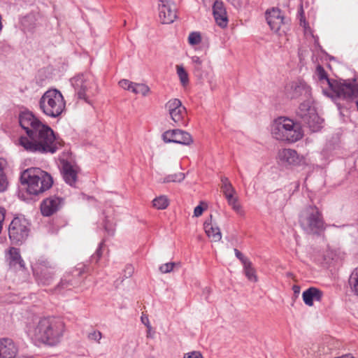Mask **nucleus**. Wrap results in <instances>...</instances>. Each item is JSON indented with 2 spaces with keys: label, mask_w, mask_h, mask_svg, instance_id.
Wrapping results in <instances>:
<instances>
[{
  "label": "nucleus",
  "mask_w": 358,
  "mask_h": 358,
  "mask_svg": "<svg viewBox=\"0 0 358 358\" xmlns=\"http://www.w3.org/2000/svg\"><path fill=\"white\" fill-rule=\"evenodd\" d=\"M59 145L53 130L32 111L24 108V150L54 154Z\"/></svg>",
  "instance_id": "1"
},
{
  "label": "nucleus",
  "mask_w": 358,
  "mask_h": 358,
  "mask_svg": "<svg viewBox=\"0 0 358 358\" xmlns=\"http://www.w3.org/2000/svg\"><path fill=\"white\" fill-rule=\"evenodd\" d=\"M183 358H203L202 355L198 351H193L185 354Z\"/></svg>",
  "instance_id": "39"
},
{
  "label": "nucleus",
  "mask_w": 358,
  "mask_h": 358,
  "mask_svg": "<svg viewBox=\"0 0 358 358\" xmlns=\"http://www.w3.org/2000/svg\"><path fill=\"white\" fill-rule=\"evenodd\" d=\"M159 15L162 23L173 22L177 17L175 5L170 1L159 0Z\"/></svg>",
  "instance_id": "13"
},
{
  "label": "nucleus",
  "mask_w": 358,
  "mask_h": 358,
  "mask_svg": "<svg viewBox=\"0 0 358 358\" xmlns=\"http://www.w3.org/2000/svg\"><path fill=\"white\" fill-rule=\"evenodd\" d=\"M302 297L307 306H312L314 301H320L322 299V292L315 287H310L303 292Z\"/></svg>",
  "instance_id": "22"
},
{
  "label": "nucleus",
  "mask_w": 358,
  "mask_h": 358,
  "mask_svg": "<svg viewBox=\"0 0 358 358\" xmlns=\"http://www.w3.org/2000/svg\"><path fill=\"white\" fill-rule=\"evenodd\" d=\"M132 92L135 94H141L143 96H146L150 94V89L145 84L134 83Z\"/></svg>",
  "instance_id": "29"
},
{
  "label": "nucleus",
  "mask_w": 358,
  "mask_h": 358,
  "mask_svg": "<svg viewBox=\"0 0 358 358\" xmlns=\"http://www.w3.org/2000/svg\"><path fill=\"white\" fill-rule=\"evenodd\" d=\"M16 145L22 146V135H20L17 141L13 140Z\"/></svg>",
  "instance_id": "49"
},
{
  "label": "nucleus",
  "mask_w": 358,
  "mask_h": 358,
  "mask_svg": "<svg viewBox=\"0 0 358 358\" xmlns=\"http://www.w3.org/2000/svg\"><path fill=\"white\" fill-rule=\"evenodd\" d=\"M192 62L196 65V68L199 69L201 68L202 61L198 56H193L192 57Z\"/></svg>",
  "instance_id": "43"
},
{
  "label": "nucleus",
  "mask_w": 358,
  "mask_h": 358,
  "mask_svg": "<svg viewBox=\"0 0 358 358\" xmlns=\"http://www.w3.org/2000/svg\"><path fill=\"white\" fill-rule=\"evenodd\" d=\"M53 184L52 176L38 168L24 170V185L29 195L36 196L48 190Z\"/></svg>",
  "instance_id": "4"
},
{
  "label": "nucleus",
  "mask_w": 358,
  "mask_h": 358,
  "mask_svg": "<svg viewBox=\"0 0 358 358\" xmlns=\"http://www.w3.org/2000/svg\"><path fill=\"white\" fill-rule=\"evenodd\" d=\"M153 206L158 210L166 209L169 205V200L166 196L162 195L152 201Z\"/></svg>",
  "instance_id": "28"
},
{
  "label": "nucleus",
  "mask_w": 358,
  "mask_h": 358,
  "mask_svg": "<svg viewBox=\"0 0 358 358\" xmlns=\"http://www.w3.org/2000/svg\"><path fill=\"white\" fill-rule=\"evenodd\" d=\"M38 108L45 116L57 118L64 112L66 101L59 90L50 89L40 98Z\"/></svg>",
  "instance_id": "5"
},
{
  "label": "nucleus",
  "mask_w": 358,
  "mask_h": 358,
  "mask_svg": "<svg viewBox=\"0 0 358 358\" xmlns=\"http://www.w3.org/2000/svg\"><path fill=\"white\" fill-rule=\"evenodd\" d=\"M133 271H134V268L131 266H127L126 267V270H125V272L127 273L128 274V276H131L133 273Z\"/></svg>",
  "instance_id": "47"
},
{
  "label": "nucleus",
  "mask_w": 358,
  "mask_h": 358,
  "mask_svg": "<svg viewBox=\"0 0 358 358\" xmlns=\"http://www.w3.org/2000/svg\"><path fill=\"white\" fill-rule=\"evenodd\" d=\"M174 266L175 263L173 262L166 263L160 266L159 271L162 273H167L173 271Z\"/></svg>",
  "instance_id": "37"
},
{
  "label": "nucleus",
  "mask_w": 358,
  "mask_h": 358,
  "mask_svg": "<svg viewBox=\"0 0 358 358\" xmlns=\"http://www.w3.org/2000/svg\"><path fill=\"white\" fill-rule=\"evenodd\" d=\"M162 138L166 143H175L182 145H189L193 142L192 136L180 129H173L165 131Z\"/></svg>",
  "instance_id": "12"
},
{
  "label": "nucleus",
  "mask_w": 358,
  "mask_h": 358,
  "mask_svg": "<svg viewBox=\"0 0 358 358\" xmlns=\"http://www.w3.org/2000/svg\"><path fill=\"white\" fill-rule=\"evenodd\" d=\"M288 96L291 99H296L303 96L308 98L310 96V89L304 82L296 81L293 82L287 89Z\"/></svg>",
  "instance_id": "19"
},
{
  "label": "nucleus",
  "mask_w": 358,
  "mask_h": 358,
  "mask_svg": "<svg viewBox=\"0 0 358 358\" xmlns=\"http://www.w3.org/2000/svg\"><path fill=\"white\" fill-rule=\"evenodd\" d=\"M234 252L236 255V257L241 260L243 265L245 264V263L250 262L247 258H245L243 255L237 249H234Z\"/></svg>",
  "instance_id": "40"
},
{
  "label": "nucleus",
  "mask_w": 358,
  "mask_h": 358,
  "mask_svg": "<svg viewBox=\"0 0 358 358\" xmlns=\"http://www.w3.org/2000/svg\"><path fill=\"white\" fill-rule=\"evenodd\" d=\"M188 41L190 45H198L201 41V36L199 32H192L188 37Z\"/></svg>",
  "instance_id": "35"
},
{
  "label": "nucleus",
  "mask_w": 358,
  "mask_h": 358,
  "mask_svg": "<svg viewBox=\"0 0 358 358\" xmlns=\"http://www.w3.org/2000/svg\"><path fill=\"white\" fill-rule=\"evenodd\" d=\"M5 257L10 269L17 271L22 268V259L19 248L10 247L6 252Z\"/></svg>",
  "instance_id": "18"
},
{
  "label": "nucleus",
  "mask_w": 358,
  "mask_h": 358,
  "mask_svg": "<svg viewBox=\"0 0 358 358\" xmlns=\"http://www.w3.org/2000/svg\"><path fill=\"white\" fill-rule=\"evenodd\" d=\"M32 270L39 283L49 285L54 275V267L43 257L39 258L32 264Z\"/></svg>",
  "instance_id": "9"
},
{
  "label": "nucleus",
  "mask_w": 358,
  "mask_h": 358,
  "mask_svg": "<svg viewBox=\"0 0 358 358\" xmlns=\"http://www.w3.org/2000/svg\"><path fill=\"white\" fill-rule=\"evenodd\" d=\"M18 197H19L21 200H22V195H20V192H19V194H18Z\"/></svg>",
  "instance_id": "54"
},
{
  "label": "nucleus",
  "mask_w": 358,
  "mask_h": 358,
  "mask_svg": "<svg viewBox=\"0 0 358 358\" xmlns=\"http://www.w3.org/2000/svg\"><path fill=\"white\" fill-rule=\"evenodd\" d=\"M96 253L98 257H101V248H100L96 250Z\"/></svg>",
  "instance_id": "53"
},
{
  "label": "nucleus",
  "mask_w": 358,
  "mask_h": 358,
  "mask_svg": "<svg viewBox=\"0 0 358 358\" xmlns=\"http://www.w3.org/2000/svg\"><path fill=\"white\" fill-rule=\"evenodd\" d=\"M7 166V162L3 158H0V192H4L8 185L5 169Z\"/></svg>",
  "instance_id": "26"
},
{
  "label": "nucleus",
  "mask_w": 358,
  "mask_h": 358,
  "mask_svg": "<svg viewBox=\"0 0 358 358\" xmlns=\"http://www.w3.org/2000/svg\"><path fill=\"white\" fill-rule=\"evenodd\" d=\"M349 284L352 290L358 296V267L351 273L349 278Z\"/></svg>",
  "instance_id": "31"
},
{
  "label": "nucleus",
  "mask_w": 358,
  "mask_h": 358,
  "mask_svg": "<svg viewBox=\"0 0 358 358\" xmlns=\"http://www.w3.org/2000/svg\"><path fill=\"white\" fill-rule=\"evenodd\" d=\"M8 236L13 245H20L22 241V223L19 217H15L8 227Z\"/></svg>",
  "instance_id": "16"
},
{
  "label": "nucleus",
  "mask_w": 358,
  "mask_h": 358,
  "mask_svg": "<svg viewBox=\"0 0 358 358\" xmlns=\"http://www.w3.org/2000/svg\"><path fill=\"white\" fill-rule=\"evenodd\" d=\"M119 85L124 90H128V91H130L132 92V89L134 87V83H133L129 80L123 79L119 82Z\"/></svg>",
  "instance_id": "36"
},
{
  "label": "nucleus",
  "mask_w": 358,
  "mask_h": 358,
  "mask_svg": "<svg viewBox=\"0 0 358 358\" xmlns=\"http://www.w3.org/2000/svg\"><path fill=\"white\" fill-rule=\"evenodd\" d=\"M236 194H228L224 195L228 204L232 208V209L241 216L245 215V212L242 208L241 205L238 203V197L235 196Z\"/></svg>",
  "instance_id": "25"
},
{
  "label": "nucleus",
  "mask_w": 358,
  "mask_h": 358,
  "mask_svg": "<svg viewBox=\"0 0 358 358\" xmlns=\"http://www.w3.org/2000/svg\"><path fill=\"white\" fill-rule=\"evenodd\" d=\"M71 83L78 97L89 103L87 98L94 86L93 78L89 74L78 75L72 78Z\"/></svg>",
  "instance_id": "11"
},
{
  "label": "nucleus",
  "mask_w": 358,
  "mask_h": 358,
  "mask_svg": "<svg viewBox=\"0 0 358 358\" xmlns=\"http://www.w3.org/2000/svg\"><path fill=\"white\" fill-rule=\"evenodd\" d=\"M77 284V282L71 277L70 273H66L61 279V281L56 287V289L61 292L65 289H70L71 287H74Z\"/></svg>",
  "instance_id": "27"
},
{
  "label": "nucleus",
  "mask_w": 358,
  "mask_h": 358,
  "mask_svg": "<svg viewBox=\"0 0 358 358\" xmlns=\"http://www.w3.org/2000/svg\"><path fill=\"white\" fill-rule=\"evenodd\" d=\"M18 119H19V124L22 128V111H20L18 114Z\"/></svg>",
  "instance_id": "50"
},
{
  "label": "nucleus",
  "mask_w": 358,
  "mask_h": 358,
  "mask_svg": "<svg viewBox=\"0 0 358 358\" xmlns=\"http://www.w3.org/2000/svg\"><path fill=\"white\" fill-rule=\"evenodd\" d=\"M317 73L320 80L327 83L337 97L343 99H352L358 97V85L355 83V80L353 82L344 80L343 83L331 80L327 78L324 69L320 66L317 67Z\"/></svg>",
  "instance_id": "6"
},
{
  "label": "nucleus",
  "mask_w": 358,
  "mask_h": 358,
  "mask_svg": "<svg viewBox=\"0 0 358 358\" xmlns=\"http://www.w3.org/2000/svg\"><path fill=\"white\" fill-rule=\"evenodd\" d=\"M63 177L65 182L71 186H73L76 182L77 173L69 162H64L63 164Z\"/></svg>",
  "instance_id": "24"
},
{
  "label": "nucleus",
  "mask_w": 358,
  "mask_h": 358,
  "mask_svg": "<svg viewBox=\"0 0 358 358\" xmlns=\"http://www.w3.org/2000/svg\"><path fill=\"white\" fill-rule=\"evenodd\" d=\"M243 268L245 274L248 279L250 280V281L257 282V277L255 274V270L252 266L251 262L250 261L248 262L245 263V264L243 265Z\"/></svg>",
  "instance_id": "30"
},
{
  "label": "nucleus",
  "mask_w": 358,
  "mask_h": 358,
  "mask_svg": "<svg viewBox=\"0 0 358 358\" xmlns=\"http://www.w3.org/2000/svg\"><path fill=\"white\" fill-rule=\"evenodd\" d=\"M17 348L13 340L0 339V358H16Z\"/></svg>",
  "instance_id": "21"
},
{
  "label": "nucleus",
  "mask_w": 358,
  "mask_h": 358,
  "mask_svg": "<svg viewBox=\"0 0 358 358\" xmlns=\"http://www.w3.org/2000/svg\"><path fill=\"white\" fill-rule=\"evenodd\" d=\"M211 220L212 215H210L209 220L205 221L203 224L205 232L206 235L212 239L213 241H220L222 238V234L219 227L213 226Z\"/></svg>",
  "instance_id": "23"
},
{
  "label": "nucleus",
  "mask_w": 358,
  "mask_h": 358,
  "mask_svg": "<svg viewBox=\"0 0 358 358\" xmlns=\"http://www.w3.org/2000/svg\"><path fill=\"white\" fill-rule=\"evenodd\" d=\"M185 179V174L183 173H177L167 176L164 178L163 182H180Z\"/></svg>",
  "instance_id": "34"
},
{
  "label": "nucleus",
  "mask_w": 358,
  "mask_h": 358,
  "mask_svg": "<svg viewBox=\"0 0 358 358\" xmlns=\"http://www.w3.org/2000/svg\"><path fill=\"white\" fill-rule=\"evenodd\" d=\"M213 14L216 24L221 28L228 25V16L222 1L216 0L213 6Z\"/></svg>",
  "instance_id": "17"
},
{
  "label": "nucleus",
  "mask_w": 358,
  "mask_h": 358,
  "mask_svg": "<svg viewBox=\"0 0 358 358\" xmlns=\"http://www.w3.org/2000/svg\"><path fill=\"white\" fill-rule=\"evenodd\" d=\"M24 323L25 333L33 342L50 346L61 342L66 330L64 321L59 317L38 318L34 315H29Z\"/></svg>",
  "instance_id": "2"
},
{
  "label": "nucleus",
  "mask_w": 358,
  "mask_h": 358,
  "mask_svg": "<svg viewBox=\"0 0 358 358\" xmlns=\"http://www.w3.org/2000/svg\"><path fill=\"white\" fill-rule=\"evenodd\" d=\"M166 108L173 122L178 123L182 120L186 109L179 99H172L169 100L166 104Z\"/></svg>",
  "instance_id": "15"
},
{
  "label": "nucleus",
  "mask_w": 358,
  "mask_h": 358,
  "mask_svg": "<svg viewBox=\"0 0 358 358\" xmlns=\"http://www.w3.org/2000/svg\"><path fill=\"white\" fill-rule=\"evenodd\" d=\"M222 181V185L221 189L223 192L224 195L228 194H236V192L235 189L233 187L231 183L229 180V179L226 177H223L221 179Z\"/></svg>",
  "instance_id": "32"
},
{
  "label": "nucleus",
  "mask_w": 358,
  "mask_h": 358,
  "mask_svg": "<svg viewBox=\"0 0 358 358\" xmlns=\"http://www.w3.org/2000/svg\"><path fill=\"white\" fill-rule=\"evenodd\" d=\"M297 115L313 131H317L322 127L323 120L317 115L315 108L311 106L309 100L300 104Z\"/></svg>",
  "instance_id": "8"
},
{
  "label": "nucleus",
  "mask_w": 358,
  "mask_h": 358,
  "mask_svg": "<svg viewBox=\"0 0 358 358\" xmlns=\"http://www.w3.org/2000/svg\"><path fill=\"white\" fill-rule=\"evenodd\" d=\"M63 205V199L59 196H50L42 201L40 205L41 214L49 217L57 213Z\"/></svg>",
  "instance_id": "14"
},
{
  "label": "nucleus",
  "mask_w": 358,
  "mask_h": 358,
  "mask_svg": "<svg viewBox=\"0 0 358 358\" xmlns=\"http://www.w3.org/2000/svg\"><path fill=\"white\" fill-rule=\"evenodd\" d=\"M266 19L271 30L277 32L283 24L284 17L278 8H272L266 13Z\"/></svg>",
  "instance_id": "20"
},
{
  "label": "nucleus",
  "mask_w": 358,
  "mask_h": 358,
  "mask_svg": "<svg viewBox=\"0 0 358 358\" xmlns=\"http://www.w3.org/2000/svg\"><path fill=\"white\" fill-rule=\"evenodd\" d=\"M276 161L280 166L289 168L303 164L304 158L294 149L282 148L277 152Z\"/></svg>",
  "instance_id": "10"
},
{
  "label": "nucleus",
  "mask_w": 358,
  "mask_h": 358,
  "mask_svg": "<svg viewBox=\"0 0 358 358\" xmlns=\"http://www.w3.org/2000/svg\"><path fill=\"white\" fill-rule=\"evenodd\" d=\"M299 224L308 234H319L324 229L322 214L316 206H310L301 212Z\"/></svg>",
  "instance_id": "7"
},
{
  "label": "nucleus",
  "mask_w": 358,
  "mask_h": 358,
  "mask_svg": "<svg viewBox=\"0 0 358 358\" xmlns=\"http://www.w3.org/2000/svg\"><path fill=\"white\" fill-rule=\"evenodd\" d=\"M155 331H153L151 325L147 327V338H152L154 337Z\"/></svg>",
  "instance_id": "46"
},
{
  "label": "nucleus",
  "mask_w": 358,
  "mask_h": 358,
  "mask_svg": "<svg viewBox=\"0 0 358 358\" xmlns=\"http://www.w3.org/2000/svg\"><path fill=\"white\" fill-rule=\"evenodd\" d=\"M6 210L0 206V233L2 230L3 222L5 219Z\"/></svg>",
  "instance_id": "42"
},
{
  "label": "nucleus",
  "mask_w": 358,
  "mask_h": 358,
  "mask_svg": "<svg viewBox=\"0 0 358 358\" xmlns=\"http://www.w3.org/2000/svg\"><path fill=\"white\" fill-rule=\"evenodd\" d=\"M19 182L22 185V170H21L19 173Z\"/></svg>",
  "instance_id": "52"
},
{
  "label": "nucleus",
  "mask_w": 358,
  "mask_h": 358,
  "mask_svg": "<svg viewBox=\"0 0 358 358\" xmlns=\"http://www.w3.org/2000/svg\"><path fill=\"white\" fill-rule=\"evenodd\" d=\"M292 289H293V291H294V292L295 294H298V293H299V292H300V287H299V286L294 285V286L293 287V288H292Z\"/></svg>",
  "instance_id": "51"
},
{
  "label": "nucleus",
  "mask_w": 358,
  "mask_h": 358,
  "mask_svg": "<svg viewBox=\"0 0 358 358\" xmlns=\"http://www.w3.org/2000/svg\"><path fill=\"white\" fill-rule=\"evenodd\" d=\"M271 133L275 139L288 143H295L303 136L300 124L285 117H278L272 122Z\"/></svg>",
  "instance_id": "3"
},
{
  "label": "nucleus",
  "mask_w": 358,
  "mask_h": 358,
  "mask_svg": "<svg viewBox=\"0 0 358 358\" xmlns=\"http://www.w3.org/2000/svg\"><path fill=\"white\" fill-rule=\"evenodd\" d=\"M85 272V266L83 265H81L80 266L76 268L73 271V275L76 276H80Z\"/></svg>",
  "instance_id": "41"
},
{
  "label": "nucleus",
  "mask_w": 358,
  "mask_h": 358,
  "mask_svg": "<svg viewBox=\"0 0 358 358\" xmlns=\"http://www.w3.org/2000/svg\"><path fill=\"white\" fill-rule=\"evenodd\" d=\"M203 212V208L201 205L197 206L194 210V216L198 217L202 215Z\"/></svg>",
  "instance_id": "44"
},
{
  "label": "nucleus",
  "mask_w": 358,
  "mask_h": 358,
  "mask_svg": "<svg viewBox=\"0 0 358 358\" xmlns=\"http://www.w3.org/2000/svg\"><path fill=\"white\" fill-rule=\"evenodd\" d=\"M102 337V334L99 331H93L88 334V338L91 341L99 342Z\"/></svg>",
  "instance_id": "38"
},
{
  "label": "nucleus",
  "mask_w": 358,
  "mask_h": 358,
  "mask_svg": "<svg viewBox=\"0 0 358 358\" xmlns=\"http://www.w3.org/2000/svg\"><path fill=\"white\" fill-rule=\"evenodd\" d=\"M177 74L180 78V83L183 86H185L189 83V77L188 74L185 70V69L180 65L176 66Z\"/></svg>",
  "instance_id": "33"
},
{
  "label": "nucleus",
  "mask_w": 358,
  "mask_h": 358,
  "mask_svg": "<svg viewBox=\"0 0 358 358\" xmlns=\"http://www.w3.org/2000/svg\"><path fill=\"white\" fill-rule=\"evenodd\" d=\"M141 320L142 323L144 324L146 327L150 326V323L148 316L142 315Z\"/></svg>",
  "instance_id": "45"
},
{
  "label": "nucleus",
  "mask_w": 358,
  "mask_h": 358,
  "mask_svg": "<svg viewBox=\"0 0 358 358\" xmlns=\"http://www.w3.org/2000/svg\"><path fill=\"white\" fill-rule=\"evenodd\" d=\"M133 271H134V268L131 266H127L126 267V270H125V272L127 273L128 274V276H131L133 273Z\"/></svg>",
  "instance_id": "48"
}]
</instances>
